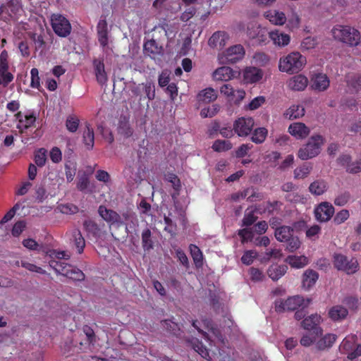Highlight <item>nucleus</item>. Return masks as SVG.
Segmentation results:
<instances>
[{
    "label": "nucleus",
    "instance_id": "nucleus-1",
    "mask_svg": "<svg viewBox=\"0 0 361 361\" xmlns=\"http://www.w3.org/2000/svg\"><path fill=\"white\" fill-rule=\"evenodd\" d=\"M336 40L350 47H357L361 42V34L356 27L347 25H336L331 30Z\"/></svg>",
    "mask_w": 361,
    "mask_h": 361
},
{
    "label": "nucleus",
    "instance_id": "nucleus-2",
    "mask_svg": "<svg viewBox=\"0 0 361 361\" xmlns=\"http://www.w3.org/2000/svg\"><path fill=\"white\" fill-rule=\"evenodd\" d=\"M306 62L305 56L298 51H293L281 58L279 67L281 71L294 74V73H298Z\"/></svg>",
    "mask_w": 361,
    "mask_h": 361
},
{
    "label": "nucleus",
    "instance_id": "nucleus-3",
    "mask_svg": "<svg viewBox=\"0 0 361 361\" xmlns=\"http://www.w3.org/2000/svg\"><path fill=\"white\" fill-rule=\"evenodd\" d=\"M49 266L56 274L63 275L75 281H82L85 279V274L75 266L56 260H51Z\"/></svg>",
    "mask_w": 361,
    "mask_h": 361
},
{
    "label": "nucleus",
    "instance_id": "nucleus-4",
    "mask_svg": "<svg viewBox=\"0 0 361 361\" xmlns=\"http://www.w3.org/2000/svg\"><path fill=\"white\" fill-rule=\"evenodd\" d=\"M325 140L322 135L317 134L312 136L307 142L300 147L298 156L302 160L312 159L320 154L322 146Z\"/></svg>",
    "mask_w": 361,
    "mask_h": 361
},
{
    "label": "nucleus",
    "instance_id": "nucleus-5",
    "mask_svg": "<svg viewBox=\"0 0 361 361\" xmlns=\"http://www.w3.org/2000/svg\"><path fill=\"white\" fill-rule=\"evenodd\" d=\"M294 229L290 226H283L275 230L276 239L281 243H286V249L290 252H294L300 245V238L294 235Z\"/></svg>",
    "mask_w": 361,
    "mask_h": 361
},
{
    "label": "nucleus",
    "instance_id": "nucleus-6",
    "mask_svg": "<svg viewBox=\"0 0 361 361\" xmlns=\"http://www.w3.org/2000/svg\"><path fill=\"white\" fill-rule=\"evenodd\" d=\"M334 265L338 271L350 275L357 272L359 264L356 258L352 257L349 259L343 254H334Z\"/></svg>",
    "mask_w": 361,
    "mask_h": 361
},
{
    "label": "nucleus",
    "instance_id": "nucleus-7",
    "mask_svg": "<svg viewBox=\"0 0 361 361\" xmlns=\"http://www.w3.org/2000/svg\"><path fill=\"white\" fill-rule=\"evenodd\" d=\"M51 24L55 34L61 37H66L71 33L70 21L61 14H53L51 17Z\"/></svg>",
    "mask_w": 361,
    "mask_h": 361
},
{
    "label": "nucleus",
    "instance_id": "nucleus-8",
    "mask_svg": "<svg viewBox=\"0 0 361 361\" xmlns=\"http://www.w3.org/2000/svg\"><path fill=\"white\" fill-rule=\"evenodd\" d=\"M305 303L302 297L295 295L289 297L285 300L276 301L275 302V310L278 312L285 311H294L300 308Z\"/></svg>",
    "mask_w": 361,
    "mask_h": 361
},
{
    "label": "nucleus",
    "instance_id": "nucleus-9",
    "mask_svg": "<svg viewBox=\"0 0 361 361\" xmlns=\"http://www.w3.org/2000/svg\"><path fill=\"white\" fill-rule=\"evenodd\" d=\"M254 126L252 117L241 116L233 123V130L239 137H247L252 132Z\"/></svg>",
    "mask_w": 361,
    "mask_h": 361
},
{
    "label": "nucleus",
    "instance_id": "nucleus-10",
    "mask_svg": "<svg viewBox=\"0 0 361 361\" xmlns=\"http://www.w3.org/2000/svg\"><path fill=\"white\" fill-rule=\"evenodd\" d=\"M335 212L334 206L328 202H322L314 209L315 219L320 222H326Z\"/></svg>",
    "mask_w": 361,
    "mask_h": 361
},
{
    "label": "nucleus",
    "instance_id": "nucleus-11",
    "mask_svg": "<svg viewBox=\"0 0 361 361\" xmlns=\"http://www.w3.org/2000/svg\"><path fill=\"white\" fill-rule=\"evenodd\" d=\"M245 55V49L240 44L228 48L224 53L227 63H235L241 61Z\"/></svg>",
    "mask_w": 361,
    "mask_h": 361
},
{
    "label": "nucleus",
    "instance_id": "nucleus-12",
    "mask_svg": "<svg viewBox=\"0 0 361 361\" xmlns=\"http://www.w3.org/2000/svg\"><path fill=\"white\" fill-rule=\"evenodd\" d=\"M99 214L104 220L112 225L113 224H117L118 225H122V224H123L121 215L111 210V209H106L105 206L100 205L99 207Z\"/></svg>",
    "mask_w": 361,
    "mask_h": 361
},
{
    "label": "nucleus",
    "instance_id": "nucleus-13",
    "mask_svg": "<svg viewBox=\"0 0 361 361\" xmlns=\"http://www.w3.org/2000/svg\"><path fill=\"white\" fill-rule=\"evenodd\" d=\"M321 321V317L318 314H312L308 317L305 318L301 322V325L304 329L308 331L313 330L316 336L322 335V330L318 326Z\"/></svg>",
    "mask_w": 361,
    "mask_h": 361
},
{
    "label": "nucleus",
    "instance_id": "nucleus-14",
    "mask_svg": "<svg viewBox=\"0 0 361 361\" xmlns=\"http://www.w3.org/2000/svg\"><path fill=\"white\" fill-rule=\"evenodd\" d=\"M288 131L292 136L302 140L310 135V129L302 123H293L289 126Z\"/></svg>",
    "mask_w": 361,
    "mask_h": 361
},
{
    "label": "nucleus",
    "instance_id": "nucleus-15",
    "mask_svg": "<svg viewBox=\"0 0 361 361\" xmlns=\"http://www.w3.org/2000/svg\"><path fill=\"white\" fill-rule=\"evenodd\" d=\"M228 36L226 32L218 31L213 34V35L209 39V44L211 47L216 48L217 49H221L224 48L228 41Z\"/></svg>",
    "mask_w": 361,
    "mask_h": 361
},
{
    "label": "nucleus",
    "instance_id": "nucleus-16",
    "mask_svg": "<svg viewBox=\"0 0 361 361\" xmlns=\"http://www.w3.org/2000/svg\"><path fill=\"white\" fill-rule=\"evenodd\" d=\"M269 37L273 43L278 47H283L288 44L290 40L289 35L279 30H275L269 32Z\"/></svg>",
    "mask_w": 361,
    "mask_h": 361
},
{
    "label": "nucleus",
    "instance_id": "nucleus-17",
    "mask_svg": "<svg viewBox=\"0 0 361 361\" xmlns=\"http://www.w3.org/2000/svg\"><path fill=\"white\" fill-rule=\"evenodd\" d=\"M348 315V310L343 305H334L328 311V316L334 322H341Z\"/></svg>",
    "mask_w": 361,
    "mask_h": 361
},
{
    "label": "nucleus",
    "instance_id": "nucleus-18",
    "mask_svg": "<svg viewBox=\"0 0 361 361\" xmlns=\"http://www.w3.org/2000/svg\"><path fill=\"white\" fill-rule=\"evenodd\" d=\"M262 78V72L256 67H247L243 72V80L247 83L257 82Z\"/></svg>",
    "mask_w": 361,
    "mask_h": 361
},
{
    "label": "nucleus",
    "instance_id": "nucleus-19",
    "mask_svg": "<svg viewBox=\"0 0 361 361\" xmlns=\"http://www.w3.org/2000/svg\"><path fill=\"white\" fill-rule=\"evenodd\" d=\"M235 77V71L228 66L218 68L213 72L215 80L228 81Z\"/></svg>",
    "mask_w": 361,
    "mask_h": 361
},
{
    "label": "nucleus",
    "instance_id": "nucleus-20",
    "mask_svg": "<svg viewBox=\"0 0 361 361\" xmlns=\"http://www.w3.org/2000/svg\"><path fill=\"white\" fill-rule=\"evenodd\" d=\"M93 66L98 83L102 85L106 84L108 77L105 71L104 62L99 59H94L93 61Z\"/></svg>",
    "mask_w": 361,
    "mask_h": 361
},
{
    "label": "nucleus",
    "instance_id": "nucleus-21",
    "mask_svg": "<svg viewBox=\"0 0 361 361\" xmlns=\"http://www.w3.org/2000/svg\"><path fill=\"white\" fill-rule=\"evenodd\" d=\"M312 87L319 92H324L329 85V80L325 73H317L312 80Z\"/></svg>",
    "mask_w": 361,
    "mask_h": 361
},
{
    "label": "nucleus",
    "instance_id": "nucleus-22",
    "mask_svg": "<svg viewBox=\"0 0 361 361\" xmlns=\"http://www.w3.org/2000/svg\"><path fill=\"white\" fill-rule=\"evenodd\" d=\"M307 78L302 75H298L289 80L288 86L294 91H303L307 86Z\"/></svg>",
    "mask_w": 361,
    "mask_h": 361
},
{
    "label": "nucleus",
    "instance_id": "nucleus-23",
    "mask_svg": "<svg viewBox=\"0 0 361 361\" xmlns=\"http://www.w3.org/2000/svg\"><path fill=\"white\" fill-rule=\"evenodd\" d=\"M287 270L288 267L286 264H271L269 266L267 274L273 281H277L285 275Z\"/></svg>",
    "mask_w": 361,
    "mask_h": 361
},
{
    "label": "nucleus",
    "instance_id": "nucleus-24",
    "mask_svg": "<svg viewBox=\"0 0 361 361\" xmlns=\"http://www.w3.org/2000/svg\"><path fill=\"white\" fill-rule=\"evenodd\" d=\"M97 33L99 42L101 47H106L108 44V28L107 23L105 20H100L97 25Z\"/></svg>",
    "mask_w": 361,
    "mask_h": 361
},
{
    "label": "nucleus",
    "instance_id": "nucleus-25",
    "mask_svg": "<svg viewBox=\"0 0 361 361\" xmlns=\"http://www.w3.org/2000/svg\"><path fill=\"white\" fill-rule=\"evenodd\" d=\"M264 16L271 23L275 25H283L286 22V15L282 11L269 10L264 13Z\"/></svg>",
    "mask_w": 361,
    "mask_h": 361
},
{
    "label": "nucleus",
    "instance_id": "nucleus-26",
    "mask_svg": "<svg viewBox=\"0 0 361 361\" xmlns=\"http://www.w3.org/2000/svg\"><path fill=\"white\" fill-rule=\"evenodd\" d=\"M318 277V274L314 270H307L302 275V287L305 289H310L314 286Z\"/></svg>",
    "mask_w": 361,
    "mask_h": 361
},
{
    "label": "nucleus",
    "instance_id": "nucleus-27",
    "mask_svg": "<svg viewBox=\"0 0 361 361\" xmlns=\"http://www.w3.org/2000/svg\"><path fill=\"white\" fill-rule=\"evenodd\" d=\"M190 345L195 351L199 353V355L205 358L207 360H210V355L209 350L205 347L202 341L197 338H192L190 341Z\"/></svg>",
    "mask_w": 361,
    "mask_h": 361
},
{
    "label": "nucleus",
    "instance_id": "nucleus-28",
    "mask_svg": "<svg viewBox=\"0 0 361 361\" xmlns=\"http://www.w3.org/2000/svg\"><path fill=\"white\" fill-rule=\"evenodd\" d=\"M216 97L217 94L213 87H207L206 89H203L197 95L198 101L205 103L213 102L216 99Z\"/></svg>",
    "mask_w": 361,
    "mask_h": 361
},
{
    "label": "nucleus",
    "instance_id": "nucleus-29",
    "mask_svg": "<svg viewBox=\"0 0 361 361\" xmlns=\"http://www.w3.org/2000/svg\"><path fill=\"white\" fill-rule=\"evenodd\" d=\"M328 189V185L326 181L322 180H317L310 184L309 187L310 191L313 193L314 195H322Z\"/></svg>",
    "mask_w": 361,
    "mask_h": 361
},
{
    "label": "nucleus",
    "instance_id": "nucleus-30",
    "mask_svg": "<svg viewBox=\"0 0 361 361\" xmlns=\"http://www.w3.org/2000/svg\"><path fill=\"white\" fill-rule=\"evenodd\" d=\"M285 261L295 268H302L308 264V259L305 256L290 255Z\"/></svg>",
    "mask_w": 361,
    "mask_h": 361
},
{
    "label": "nucleus",
    "instance_id": "nucleus-31",
    "mask_svg": "<svg viewBox=\"0 0 361 361\" xmlns=\"http://www.w3.org/2000/svg\"><path fill=\"white\" fill-rule=\"evenodd\" d=\"M268 136V130L264 127L257 128L254 130L251 140L255 144L263 143Z\"/></svg>",
    "mask_w": 361,
    "mask_h": 361
},
{
    "label": "nucleus",
    "instance_id": "nucleus-32",
    "mask_svg": "<svg viewBox=\"0 0 361 361\" xmlns=\"http://www.w3.org/2000/svg\"><path fill=\"white\" fill-rule=\"evenodd\" d=\"M191 257L195 265L200 267L203 264V254L199 247L194 244H190L189 246Z\"/></svg>",
    "mask_w": 361,
    "mask_h": 361
},
{
    "label": "nucleus",
    "instance_id": "nucleus-33",
    "mask_svg": "<svg viewBox=\"0 0 361 361\" xmlns=\"http://www.w3.org/2000/svg\"><path fill=\"white\" fill-rule=\"evenodd\" d=\"M83 144L88 150H91L94 145V134L89 124L86 125V130L83 132Z\"/></svg>",
    "mask_w": 361,
    "mask_h": 361
},
{
    "label": "nucleus",
    "instance_id": "nucleus-34",
    "mask_svg": "<svg viewBox=\"0 0 361 361\" xmlns=\"http://www.w3.org/2000/svg\"><path fill=\"white\" fill-rule=\"evenodd\" d=\"M352 195L350 191L343 190L339 192L336 196L334 203L336 206L343 207L350 202Z\"/></svg>",
    "mask_w": 361,
    "mask_h": 361
},
{
    "label": "nucleus",
    "instance_id": "nucleus-35",
    "mask_svg": "<svg viewBox=\"0 0 361 361\" xmlns=\"http://www.w3.org/2000/svg\"><path fill=\"white\" fill-rule=\"evenodd\" d=\"M305 114V109L300 105H293L285 113V116L289 119H298Z\"/></svg>",
    "mask_w": 361,
    "mask_h": 361
},
{
    "label": "nucleus",
    "instance_id": "nucleus-36",
    "mask_svg": "<svg viewBox=\"0 0 361 361\" xmlns=\"http://www.w3.org/2000/svg\"><path fill=\"white\" fill-rule=\"evenodd\" d=\"M141 242H142V248L145 250H149L153 248L154 243L152 231L149 228L144 229L142 233H141Z\"/></svg>",
    "mask_w": 361,
    "mask_h": 361
},
{
    "label": "nucleus",
    "instance_id": "nucleus-37",
    "mask_svg": "<svg viewBox=\"0 0 361 361\" xmlns=\"http://www.w3.org/2000/svg\"><path fill=\"white\" fill-rule=\"evenodd\" d=\"M72 235L74 245L77 248L78 252L82 253L85 247V240L83 238L80 231L78 229L74 230Z\"/></svg>",
    "mask_w": 361,
    "mask_h": 361
},
{
    "label": "nucleus",
    "instance_id": "nucleus-38",
    "mask_svg": "<svg viewBox=\"0 0 361 361\" xmlns=\"http://www.w3.org/2000/svg\"><path fill=\"white\" fill-rule=\"evenodd\" d=\"M336 340V336L334 334H327L317 343V347L319 350H325L332 346Z\"/></svg>",
    "mask_w": 361,
    "mask_h": 361
},
{
    "label": "nucleus",
    "instance_id": "nucleus-39",
    "mask_svg": "<svg viewBox=\"0 0 361 361\" xmlns=\"http://www.w3.org/2000/svg\"><path fill=\"white\" fill-rule=\"evenodd\" d=\"M232 143L228 140H216L213 142V151L216 152H227L232 148Z\"/></svg>",
    "mask_w": 361,
    "mask_h": 361
},
{
    "label": "nucleus",
    "instance_id": "nucleus-40",
    "mask_svg": "<svg viewBox=\"0 0 361 361\" xmlns=\"http://www.w3.org/2000/svg\"><path fill=\"white\" fill-rule=\"evenodd\" d=\"M77 188L82 192H92L93 190L90 189V180L87 174L83 173L79 176L78 181L77 183Z\"/></svg>",
    "mask_w": 361,
    "mask_h": 361
},
{
    "label": "nucleus",
    "instance_id": "nucleus-41",
    "mask_svg": "<svg viewBox=\"0 0 361 361\" xmlns=\"http://www.w3.org/2000/svg\"><path fill=\"white\" fill-rule=\"evenodd\" d=\"M143 48L145 52L153 54H159L161 51V47L158 46L155 39H149L145 42Z\"/></svg>",
    "mask_w": 361,
    "mask_h": 361
},
{
    "label": "nucleus",
    "instance_id": "nucleus-42",
    "mask_svg": "<svg viewBox=\"0 0 361 361\" xmlns=\"http://www.w3.org/2000/svg\"><path fill=\"white\" fill-rule=\"evenodd\" d=\"M16 264L19 266L20 264L25 267L27 271L31 272H35L41 274H44L46 272L44 271L43 268L41 267H38L34 264L30 263L25 260H21L20 262L17 261Z\"/></svg>",
    "mask_w": 361,
    "mask_h": 361
},
{
    "label": "nucleus",
    "instance_id": "nucleus-43",
    "mask_svg": "<svg viewBox=\"0 0 361 361\" xmlns=\"http://www.w3.org/2000/svg\"><path fill=\"white\" fill-rule=\"evenodd\" d=\"M161 325L171 334L176 336L179 335L178 332L180 331V329L178 324L171 320L166 319L161 321Z\"/></svg>",
    "mask_w": 361,
    "mask_h": 361
},
{
    "label": "nucleus",
    "instance_id": "nucleus-44",
    "mask_svg": "<svg viewBox=\"0 0 361 361\" xmlns=\"http://www.w3.org/2000/svg\"><path fill=\"white\" fill-rule=\"evenodd\" d=\"M142 90L149 100H153L156 97L155 86L151 82L141 84Z\"/></svg>",
    "mask_w": 361,
    "mask_h": 361
},
{
    "label": "nucleus",
    "instance_id": "nucleus-45",
    "mask_svg": "<svg viewBox=\"0 0 361 361\" xmlns=\"http://www.w3.org/2000/svg\"><path fill=\"white\" fill-rule=\"evenodd\" d=\"M312 169V167L308 165V164H304L302 166L297 168L294 171V176L296 178H303L310 174Z\"/></svg>",
    "mask_w": 361,
    "mask_h": 361
},
{
    "label": "nucleus",
    "instance_id": "nucleus-46",
    "mask_svg": "<svg viewBox=\"0 0 361 361\" xmlns=\"http://www.w3.org/2000/svg\"><path fill=\"white\" fill-rule=\"evenodd\" d=\"M257 257V252L254 250H246L241 257L243 264L250 265L252 264L255 258Z\"/></svg>",
    "mask_w": 361,
    "mask_h": 361
},
{
    "label": "nucleus",
    "instance_id": "nucleus-47",
    "mask_svg": "<svg viewBox=\"0 0 361 361\" xmlns=\"http://www.w3.org/2000/svg\"><path fill=\"white\" fill-rule=\"evenodd\" d=\"M80 121L75 116H68L66 118V126L67 129L71 132H75L79 126Z\"/></svg>",
    "mask_w": 361,
    "mask_h": 361
},
{
    "label": "nucleus",
    "instance_id": "nucleus-48",
    "mask_svg": "<svg viewBox=\"0 0 361 361\" xmlns=\"http://www.w3.org/2000/svg\"><path fill=\"white\" fill-rule=\"evenodd\" d=\"M356 345L354 337H345L341 342V350L348 353Z\"/></svg>",
    "mask_w": 361,
    "mask_h": 361
},
{
    "label": "nucleus",
    "instance_id": "nucleus-49",
    "mask_svg": "<svg viewBox=\"0 0 361 361\" xmlns=\"http://www.w3.org/2000/svg\"><path fill=\"white\" fill-rule=\"evenodd\" d=\"M83 333L86 336L88 345H94L96 342V335L92 328L85 325L83 327Z\"/></svg>",
    "mask_w": 361,
    "mask_h": 361
},
{
    "label": "nucleus",
    "instance_id": "nucleus-50",
    "mask_svg": "<svg viewBox=\"0 0 361 361\" xmlns=\"http://www.w3.org/2000/svg\"><path fill=\"white\" fill-rule=\"evenodd\" d=\"M46 153L47 152L45 149H44V148H40L35 154V162L37 166L42 167L43 166H44L47 160Z\"/></svg>",
    "mask_w": 361,
    "mask_h": 361
},
{
    "label": "nucleus",
    "instance_id": "nucleus-51",
    "mask_svg": "<svg viewBox=\"0 0 361 361\" xmlns=\"http://www.w3.org/2000/svg\"><path fill=\"white\" fill-rule=\"evenodd\" d=\"M238 235L241 238V243L251 241L253 239L254 234L250 228H243L238 231Z\"/></svg>",
    "mask_w": 361,
    "mask_h": 361
},
{
    "label": "nucleus",
    "instance_id": "nucleus-52",
    "mask_svg": "<svg viewBox=\"0 0 361 361\" xmlns=\"http://www.w3.org/2000/svg\"><path fill=\"white\" fill-rule=\"evenodd\" d=\"M255 213V211L245 213L243 218V224L241 226L248 227L253 225L257 220V217Z\"/></svg>",
    "mask_w": 361,
    "mask_h": 361
},
{
    "label": "nucleus",
    "instance_id": "nucleus-53",
    "mask_svg": "<svg viewBox=\"0 0 361 361\" xmlns=\"http://www.w3.org/2000/svg\"><path fill=\"white\" fill-rule=\"evenodd\" d=\"M350 217V212L347 209H343L336 213L334 218V221L336 225H341Z\"/></svg>",
    "mask_w": 361,
    "mask_h": 361
},
{
    "label": "nucleus",
    "instance_id": "nucleus-54",
    "mask_svg": "<svg viewBox=\"0 0 361 361\" xmlns=\"http://www.w3.org/2000/svg\"><path fill=\"white\" fill-rule=\"evenodd\" d=\"M221 94L227 97V98L231 99H234L235 94V89L231 84H224L220 87Z\"/></svg>",
    "mask_w": 361,
    "mask_h": 361
},
{
    "label": "nucleus",
    "instance_id": "nucleus-55",
    "mask_svg": "<svg viewBox=\"0 0 361 361\" xmlns=\"http://www.w3.org/2000/svg\"><path fill=\"white\" fill-rule=\"evenodd\" d=\"M30 75H31L30 86L32 87L37 88L38 90H39L41 85H40V78L39 76L38 69L37 68H32L30 70Z\"/></svg>",
    "mask_w": 361,
    "mask_h": 361
},
{
    "label": "nucleus",
    "instance_id": "nucleus-56",
    "mask_svg": "<svg viewBox=\"0 0 361 361\" xmlns=\"http://www.w3.org/2000/svg\"><path fill=\"white\" fill-rule=\"evenodd\" d=\"M13 80V75L8 70L0 71V85L3 87H7Z\"/></svg>",
    "mask_w": 361,
    "mask_h": 361
},
{
    "label": "nucleus",
    "instance_id": "nucleus-57",
    "mask_svg": "<svg viewBox=\"0 0 361 361\" xmlns=\"http://www.w3.org/2000/svg\"><path fill=\"white\" fill-rule=\"evenodd\" d=\"M85 230L89 233L96 235L99 233V228L96 222L92 220H85L83 221Z\"/></svg>",
    "mask_w": 361,
    "mask_h": 361
},
{
    "label": "nucleus",
    "instance_id": "nucleus-58",
    "mask_svg": "<svg viewBox=\"0 0 361 361\" xmlns=\"http://www.w3.org/2000/svg\"><path fill=\"white\" fill-rule=\"evenodd\" d=\"M252 147L253 145L250 143L241 144L240 146H239L237 148V150L235 151V157L237 158L244 157L245 155L247 154L248 152Z\"/></svg>",
    "mask_w": 361,
    "mask_h": 361
},
{
    "label": "nucleus",
    "instance_id": "nucleus-59",
    "mask_svg": "<svg viewBox=\"0 0 361 361\" xmlns=\"http://www.w3.org/2000/svg\"><path fill=\"white\" fill-rule=\"evenodd\" d=\"M7 6L10 16H11L12 13H18L22 8V5L19 0H9L7 2Z\"/></svg>",
    "mask_w": 361,
    "mask_h": 361
},
{
    "label": "nucleus",
    "instance_id": "nucleus-60",
    "mask_svg": "<svg viewBox=\"0 0 361 361\" xmlns=\"http://www.w3.org/2000/svg\"><path fill=\"white\" fill-rule=\"evenodd\" d=\"M167 180L171 183L173 188L176 191L177 194H178L181 188L179 178L174 173H169L167 177Z\"/></svg>",
    "mask_w": 361,
    "mask_h": 361
},
{
    "label": "nucleus",
    "instance_id": "nucleus-61",
    "mask_svg": "<svg viewBox=\"0 0 361 361\" xmlns=\"http://www.w3.org/2000/svg\"><path fill=\"white\" fill-rule=\"evenodd\" d=\"M249 274L250 275V279L253 281H262L264 278V275L262 271H261L258 268L252 267L249 269Z\"/></svg>",
    "mask_w": 361,
    "mask_h": 361
},
{
    "label": "nucleus",
    "instance_id": "nucleus-62",
    "mask_svg": "<svg viewBox=\"0 0 361 361\" xmlns=\"http://www.w3.org/2000/svg\"><path fill=\"white\" fill-rule=\"evenodd\" d=\"M249 188L250 189V192L247 197V201L253 202L260 201L264 199V195L262 192H257L253 187Z\"/></svg>",
    "mask_w": 361,
    "mask_h": 361
},
{
    "label": "nucleus",
    "instance_id": "nucleus-63",
    "mask_svg": "<svg viewBox=\"0 0 361 361\" xmlns=\"http://www.w3.org/2000/svg\"><path fill=\"white\" fill-rule=\"evenodd\" d=\"M265 102V97L263 96H259L254 98L251 102L248 104L247 108L250 110H256Z\"/></svg>",
    "mask_w": 361,
    "mask_h": 361
},
{
    "label": "nucleus",
    "instance_id": "nucleus-64",
    "mask_svg": "<svg viewBox=\"0 0 361 361\" xmlns=\"http://www.w3.org/2000/svg\"><path fill=\"white\" fill-rule=\"evenodd\" d=\"M317 44V41L311 37H305L301 42V48L303 50H309L314 49Z\"/></svg>",
    "mask_w": 361,
    "mask_h": 361
}]
</instances>
